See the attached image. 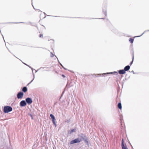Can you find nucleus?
<instances>
[{
  "label": "nucleus",
  "instance_id": "f257e3e1",
  "mask_svg": "<svg viewBox=\"0 0 149 149\" xmlns=\"http://www.w3.org/2000/svg\"><path fill=\"white\" fill-rule=\"evenodd\" d=\"M13 110V109L10 106H6L4 107L3 111L5 113H9Z\"/></svg>",
  "mask_w": 149,
  "mask_h": 149
},
{
  "label": "nucleus",
  "instance_id": "7ed1b4c3",
  "mask_svg": "<svg viewBox=\"0 0 149 149\" xmlns=\"http://www.w3.org/2000/svg\"><path fill=\"white\" fill-rule=\"evenodd\" d=\"M81 141V140L80 139L77 138L71 141L70 142V144H72L74 143H79Z\"/></svg>",
  "mask_w": 149,
  "mask_h": 149
},
{
  "label": "nucleus",
  "instance_id": "c9c22d12",
  "mask_svg": "<svg viewBox=\"0 0 149 149\" xmlns=\"http://www.w3.org/2000/svg\"><path fill=\"white\" fill-rule=\"evenodd\" d=\"M3 38L4 39V37H3Z\"/></svg>",
  "mask_w": 149,
  "mask_h": 149
},
{
  "label": "nucleus",
  "instance_id": "423d86ee",
  "mask_svg": "<svg viewBox=\"0 0 149 149\" xmlns=\"http://www.w3.org/2000/svg\"><path fill=\"white\" fill-rule=\"evenodd\" d=\"M27 104L24 100L21 101L19 103L20 106L21 107H24L26 106Z\"/></svg>",
  "mask_w": 149,
  "mask_h": 149
},
{
  "label": "nucleus",
  "instance_id": "aec40b11",
  "mask_svg": "<svg viewBox=\"0 0 149 149\" xmlns=\"http://www.w3.org/2000/svg\"><path fill=\"white\" fill-rule=\"evenodd\" d=\"M134 58V55L133 54V57L132 60V61H131V62L130 63V65H132V63H133V61Z\"/></svg>",
  "mask_w": 149,
  "mask_h": 149
},
{
  "label": "nucleus",
  "instance_id": "4468645a",
  "mask_svg": "<svg viewBox=\"0 0 149 149\" xmlns=\"http://www.w3.org/2000/svg\"><path fill=\"white\" fill-rule=\"evenodd\" d=\"M134 40V39L132 38H130L129 39V41L131 43H133Z\"/></svg>",
  "mask_w": 149,
  "mask_h": 149
},
{
  "label": "nucleus",
  "instance_id": "c756f323",
  "mask_svg": "<svg viewBox=\"0 0 149 149\" xmlns=\"http://www.w3.org/2000/svg\"><path fill=\"white\" fill-rule=\"evenodd\" d=\"M65 70H67L62 65V66H61Z\"/></svg>",
  "mask_w": 149,
  "mask_h": 149
},
{
  "label": "nucleus",
  "instance_id": "9d476101",
  "mask_svg": "<svg viewBox=\"0 0 149 149\" xmlns=\"http://www.w3.org/2000/svg\"><path fill=\"white\" fill-rule=\"evenodd\" d=\"M27 91V87L26 86H24L23 87L22 89V91L24 92H26Z\"/></svg>",
  "mask_w": 149,
  "mask_h": 149
},
{
  "label": "nucleus",
  "instance_id": "2eb2a0df",
  "mask_svg": "<svg viewBox=\"0 0 149 149\" xmlns=\"http://www.w3.org/2000/svg\"><path fill=\"white\" fill-rule=\"evenodd\" d=\"M75 129H73L72 130H71L70 131L69 133L70 134H71L73 132H75Z\"/></svg>",
  "mask_w": 149,
  "mask_h": 149
},
{
  "label": "nucleus",
  "instance_id": "a211bd4d",
  "mask_svg": "<svg viewBox=\"0 0 149 149\" xmlns=\"http://www.w3.org/2000/svg\"><path fill=\"white\" fill-rule=\"evenodd\" d=\"M149 31V30H146V31H145L140 36H136V37H140L141 36H142L146 31Z\"/></svg>",
  "mask_w": 149,
  "mask_h": 149
},
{
  "label": "nucleus",
  "instance_id": "7c9ffc66",
  "mask_svg": "<svg viewBox=\"0 0 149 149\" xmlns=\"http://www.w3.org/2000/svg\"><path fill=\"white\" fill-rule=\"evenodd\" d=\"M62 76H63V77H65V75H63H63H62Z\"/></svg>",
  "mask_w": 149,
  "mask_h": 149
},
{
  "label": "nucleus",
  "instance_id": "b1692460",
  "mask_svg": "<svg viewBox=\"0 0 149 149\" xmlns=\"http://www.w3.org/2000/svg\"><path fill=\"white\" fill-rule=\"evenodd\" d=\"M52 121V122H53V123L54 125H55V124H56L55 122V120H53Z\"/></svg>",
  "mask_w": 149,
  "mask_h": 149
},
{
  "label": "nucleus",
  "instance_id": "20e7f679",
  "mask_svg": "<svg viewBox=\"0 0 149 149\" xmlns=\"http://www.w3.org/2000/svg\"><path fill=\"white\" fill-rule=\"evenodd\" d=\"M25 101L28 104H30L32 103L33 102L32 99L30 97H28L26 98L25 99Z\"/></svg>",
  "mask_w": 149,
  "mask_h": 149
},
{
  "label": "nucleus",
  "instance_id": "1a4fd4ad",
  "mask_svg": "<svg viewBox=\"0 0 149 149\" xmlns=\"http://www.w3.org/2000/svg\"><path fill=\"white\" fill-rule=\"evenodd\" d=\"M130 68V66L129 65H127L125 67L124 70L125 72L126 71H128Z\"/></svg>",
  "mask_w": 149,
  "mask_h": 149
},
{
  "label": "nucleus",
  "instance_id": "0eeeda50",
  "mask_svg": "<svg viewBox=\"0 0 149 149\" xmlns=\"http://www.w3.org/2000/svg\"><path fill=\"white\" fill-rule=\"evenodd\" d=\"M24 63L26 65L28 66L32 70V71L33 72V70H35V69H33L30 66L27 65V64H25V63ZM33 79L31 81V82H29L28 84V85H29V84H30L32 81H33V80L34 79V78H35V75H34V74L33 73Z\"/></svg>",
  "mask_w": 149,
  "mask_h": 149
},
{
  "label": "nucleus",
  "instance_id": "f03ea898",
  "mask_svg": "<svg viewBox=\"0 0 149 149\" xmlns=\"http://www.w3.org/2000/svg\"><path fill=\"white\" fill-rule=\"evenodd\" d=\"M115 74V75H117V74H118V73L117 72L114 71L113 72H110L109 73L107 72V73H103V74H94L93 75H95V76H96V75H102L103 76H104L106 74Z\"/></svg>",
  "mask_w": 149,
  "mask_h": 149
},
{
  "label": "nucleus",
  "instance_id": "dca6fc26",
  "mask_svg": "<svg viewBox=\"0 0 149 149\" xmlns=\"http://www.w3.org/2000/svg\"><path fill=\"white\" fill-rule=\"evenodd\" d=\"M121 146L122 149H127V147L125 146L123 144V145Z\"/></svg>",
  "mask_w": 149,
  "mask_h": 149
},
{
  "label": "nucleus",
  "instance_id": "c85d7f7f",
  "mask_svg": "<svg viewBox=\"0 0 149 149\" xmlns=\"http://www.w3.org/2000/svg\"><path fill=\"white\" fill-rule=\"evenodd\" d=\"M42 36V34H40L39 36V37L40 38Z\"/></svg>",
  "mask_w": 149,
  "mask_h": 149
},
{
  "label": "nucleus",
  "instance_id": "4be33fe9",
  "mask_svg": "<svg viewBox=\"0 0 149 149\" xmlns=\"http://www.w3.org/2000/svg\"><path fill=\"white\" fill-rule=\"evenodd\" d=\"M123 145H124V142H123V139H122V142H121V146H122L123 145Z\"/></svg>",
  "mask_w": 149,
  "mask_h": 149
},
{
  "label": "nucleus",
  "instance_id": "bb28decb",
  "mask_svg": "<svg viewBox=\"0 0 149 149\" xmlns=\"http://www.w3.org/2000/svg\"><path fill=\"white\" fill-rule=\"evenodd\" d=\"M41 68H42V67L40 68L39 69H38L37 70H36V72L37 71H38V70L39 69H41Z\"/></svg>",
  "mask_w": 149,
  "mask_h": 149
},
{
  "label": "nucleus",
  "instance_id": "f8f14e48",
  "mask_svg": "<svg viewBox=\"0 0 149 149\" xmlns=\"http://www.w3.org/2000/svg\"><path fill=\"white\" fill-rule=\"evenodd\" d=\"M118 108L120 109H121L122 108V105L121 103L120 102L118 103Z\"/></svg>",
  "mask_w": 149,
  "mask_h": 149
},
{
  "label": "nucleus",
  "instance_id": "a878e982",
  "mask_svg": "<svg viewBox=\"0 0 149 149\" xmlns=\"http://www.w3.org/2000/svg\"><path fill=\"white\" fill-rule=\"evenodd\" d=\"M41 68H42V67L40 68L39 69H38L37 70H36V72L37 71H38V70L39 69H41Z\"/></svg>",
  "mask_w": 149,
  "mask_h": 149
},
{
  "label": "nucleus",
  "instance_id": "412c9836",
  "mask_svg": "<svg viewBox=\"0 0 149 149\" xmlns=\"http://www.w3.org/2000/svg\"><path fill=\"white\" fill-rule=\"evenodd\" d=\"M13 23V24H18L20 23H24V22H11V23Z\"/></svg>",
  "mask_w": 149,
  "mask_h": 149
},
{
  "label": "nucleus",
  "instance_id": "cd10ccee",
  "mask_svg": "<svg viewBox=\"0 0 149 149\" xmlns=\"http://www.w3.org/2000/svg\"><path fill=\"white\" fill-rule=\"evenodd\" d=\"M29 24L32 26H35V25L33 24H32L31 22H29Z\"/></svg>",
  "mask_w": 149,
  "mask_h": 149
},
{
  "label": "nucleus",
  "instance_id": "6e6552de",
  "mask_svg": "<svg viewBox=\"0 0 149 149\" xmlns=\"http://www.w3.org/2000/svg\"><path fill=\"white\" fill-rule=\"evenodd\" d=\"M118 72L120 74H124L125 73L124 69L120 70H118Z\"/></svg>",
  "mask_w": 149,
  "mask_h": 149
},
{
  "label": "nucleus",
  "instance_id": "f3484780",
  "mask_svg": "<svg viewBox=\"0 0 149 149\" xmlns=\"http://www.w3.org/2000/svg\"><path fill=\"white\" fill-rule=\"evenodd\" d=\"M103 11L104 13V14L106 16H107V13H106V10L105 9H104V10H103Z\"/></svg>",
  "mask_w": 149,
  "mask_h": 149
},
{
  "label": "nucleus",
  "instance_id": "39448f33",
  "mask_svg": "<svg viewBox=\"0 0 149 149\" xmlns=\"http://www.w3.org/2000/svg\"><path fill=\"white\" fill-rule=\"evenodd\" d=\"M23 93L22 92H20L17 94V97L18 99H21L23 97Z\"/></svg>",
  "mask_w": 149,
  "mask_h": 149
},
{
  "label": "nucleus",
  "instance_id": "6ab92c4d",
  "mask_svg": "<svg viewBox=\"0 0 149 149\" xmlns=\"http://www.w3.org/2000/svg\"><path fill=\"white\" fill-rule=\"evenodd\" d=\"M51 53V57H53L54 56V55L53 54V53L52 52H50Z\"/></svg>",
  "mask_w": 149,
  "mask_h": 149
},
{
  "label": "nucleus",
  "instance_id": "393cba45",
  "mask_svg": "<svg viewBox=\"0 0 149 149\" xmlns=\"http://www.w3.org/2000/svg\"><path fill=\"white\" fill-rule=\"evenodd\" d=\"M58 63L60 64V65L61 66H62V65L60 63V62L58 60Z\"/></svg>",
  "mask_w": 149,
  "mask_h": 149
},
{
  "label": "nucleus",
  "instance_id": "473e14b6",
  "mask_svg": "<svg viewBox=\"0 0 149 149\" xmlns=\"http://www.w3.org/2000/svg\"><path fill=\"white\" fill-rule=\"evenodd\" d=\"M55 125V127H56V124H55V125Z\"/></svg>",
  "mask_w": 149,
  "mask_h": 149
},
{
  "label": "nucleus",
  "instance_id": "72a5a7b5",
  "mask_svg": "<svg viewBox=\"0 0 149 149\" xmlns=\"http://www.w3.org/2000/svg\"><path fill=\"white\" fill-rule=\"evenodd\" d=\"M69 122V121H68L67 122L68 123V122Z\"/></svg>",
  "mask_w": 149,
  "mask_h": 149
},
{
  "label": "nucleus",
  "instance_id": "5701e85b",
  "mask_svg": "<svg viewBox=\"0 0 149 149\" xmlns=\"http://www.w3.org/2000/svg\"><path fill=\"white\" fill-rule=\"evenodd\" d=\"M52 121V122H53V123L54 125H55V124H56L55 122V120H53Z\"/></svg>",
  "mask_w": 149,
  "mask_h": 149
},
{
  "label": "nucleus",
  "instance_id": "ddd939ff",
  "mask_svg": "<svg viewBox=\"0 0 149 149\" xmlns=\"http://www.w3.org/2000/svg\"><path fill=\"white\" fill-rule=\"evenodd\" d=\"M83 139L85 142H88L87 141V138L86 136H84V137L83 138Z\"/></svg>",
  "mask_w": 149,
  "mask_h": 149
},
{
  "label": "nucleus",
  "instance_id": "9b49d317",
  "mask_svg": "<svg viewBox=\"0 0 149 149\" xmlns=\"http://www.w3.org/2000/svg\"><path fill=\"white\" fill-rule=\"evenodd\" d=\"M50 116L51 117L52 120H56V119L54 116L52 114H50Z\"/></svg>",
  "mask_w": 149,
  "mask_h": 149
},
{
  "label": "nucleus",
  "instance_id": "2f4dec72",
  "mask_svg": "<svg viewBox=\"0 0 149 149\" xmlns=\"http://www.w3.org/2000/svg\"><path fill=\"white\" fill-rule=\"evenodd\" d=\"M132 72H133V73L134 74V71L132 70Z\"/></svg>",
  "mask_w": 149,
  "mask_h": 149
},
{
  "label": "nucleus",
  "instance_id": "f704fd0d",
  "mask_svg": "<svg viewBox=\"0 0 149 149\" xmlns=\"http://www.w3.org/2000/svg\"><path fill=\"white\" fill-rule=\"evenodd\" d=\"M55 56V57H56V58H57V57H56V56Z\"/></svg>",
  "mask_w": 149,
  "mask_h": 149
}]
</instances>
